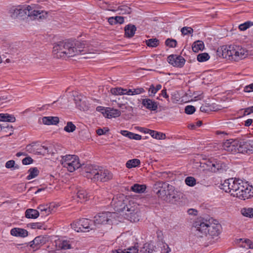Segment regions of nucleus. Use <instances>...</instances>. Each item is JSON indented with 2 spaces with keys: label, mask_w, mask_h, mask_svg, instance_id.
I'll use <instances>...</instances> for the list:
<instances>
[{
  "label": "nucleus",
  "mask_w": 253,
  "mask_h": 253,
  "mask_svg": "<svg viewBox=\"0 0 253 253\" xmlns=\"http://www.w3.org/2000/svg\"><path fill=\"white\" fill-rule=\"evenodd\" d=\"M193 227L195 232L193 240L197 243H202L204 236H218L221 232V226L212 218L199 217L193 222Z\"/></svg>",
  "instance_id": "1"
},
{
  "label": "nucleus",
  "mask_w": 253,
  "mask_h": 253,
  "mask_svg": "<svg viewBox=\"0 0 253 253\" xmlns=\"http://www.w3.org/2000/svg\"><path fill=\"white\" fill-rule=\"evenodd\" d=\"M86 42H77L74 43L69 41L60 42L55 43L53 47V53L57 58L74 57L78 55H84L88 51L85 46ZM91 54V53H87Z\"/></svg>",
  "instance_id": "2"
},
{
  "label": "nucleus",
  "mask_w": 253,
  "mask_h": 253,
  "mask_svg": "<svg viewBox=\"0 0 253 253\" xmlns=\"http://www.w3.org/2000/svg\"><path fill=\"white\" fill-rule=\"evenodd\" d=\"M111 206L116 211L121 212V215L131 222L139 221L138 209L137 205L130 202L123 194L114 197Z\"/></svg>",
  "instance_id": "3"
},
{
  "label": "nucleus",
  "mask_w": 253,
  "mask_h": 253,
  "mask_svg": "<svg viewBox=\"0 0 253 253\" xmlns=\"http://www.w3.org/2000/svg\"><path fill=\"white\" fill-rule=\"evenodd\" d=\"M84 175L93 182H107L113 178V175L107 169L95 165H87L84 168Z\"/></svg>",
  "instance_id": "4"
},
{
  "label": "nucleus",
  "mask_w": 253,
  "mask_h": 253,
  "mask_svg": "<svg viewBox=\"0 0 253 253\" xmlns=\"http://www.w3.org/2000/svg\"><path fill=\"white\" fill-rule=\"evenodd\" d=\"M223 58L235 61L244 59L248 55L247 50L239 45H230L221 47Z\"/></svg>",
  "instance_id": "5"
},
{
  "label": "nucleus",
  "mask_w": 253,
  "mask_h": 253,
  "mask_svg": "<svg viewBox=\"0 0 253 253\" xmlns=\"http://www.w3.org/2000/svg\"><path fill=\"white\" fill-rule=\"evenodd\" d=\"M154 188L157 190L158 196L167 202H172L177 198L174 187L168 183L158 181L155 184Z\"/></svg>",
  "instance_id": "6"
},
{
  "label": "nucleus",
  "mask_w": 253,
  "mask_h": 253,
  "mask_svg": "<svg viewBox=\"0 0 253 253\" xmlns=\"http://www.w3.org/2000/svg\"><path fill=\"white\" fill-rule=\"evenodd\" d=\"M35 4L31 5H19V17H30L33 19H43L46 17L47 13L43 10L35 9Z\"/></svg>",
  "instance_id": "7"
},
{
  "label": "nucleus",
  "mask_w": 253,
  "mask_h": 253,
  "mask_svg": "<svg viewBox=\"0 0 253 253\" xmlns=\"http://www.w3.org/2000/svg\"><path fill=\"white\" fill-rule=\"evenodd\" d=\"M61 158L60 162L62 166L71 172L75 171L81 166L79 158L76 155H66Z\"/></svg>",
  "instance_id": "8"
},
{
  "label": "nucleus",
  "mask_w": 253,
  "mask_h": 253,
  "mask_svg": "<svg viewBox=\"0 0 253 253\" xmlns=\"http://www.w3.org/2000/svg\"><path fill=\"white\" fill-rule=\"evenodd\" d=\"M242 180L234 178L225 180L221 185V189L226 193H229L231 196L235 197V194L239 188L240 183Z\"/></svg>",
  "instance_id": "9"
},
{
  "label": "nucleus",
  "mask_w": 253,
  "mask_h": 253,
  "mask_svg": "<svg viewBox=\"0 0 253 253\" xmlns=\"http://www.w3.org/2000/svg\"><path fill=\"white\" fill-rule=\"evenodd\" d=\"M116 216V212L106 211L99 213L94 217L96 228L101 225L112 224L113 218H115Z\"/></svg>",
  "instance_id": "10"
},
{
  "label": "nucleus",
  "mask_w": 253,
  "mask_h": 253,
  "mask_svg": "<svg viewBox=\"0 0 253 253\" xmlns=\"http://www.w3.org/2000/svg\"><path fill=\"white\" fill-rule=\"evenodd\" d=\"M253 196V187L245 183L242 181L240 183L239 188L235 194V197L242 200H246Z\"/></svg>",
  "instance_id": "11"
},
{
  "label": "nucleus",
  "mask_w": 253,
  "mask_h": 253,
  "mask_svg": "<svg viewBox=\"0 0 253 253\" xmlns=\"http://www.w3.org/2000/svg\"><path fill=\"white\" fill-rule=\"evenodd\" d=\"M168 61L173 66L181 68L184 66L185 60L180 55L172 54L168 56Z\"/></svg>",
  "instance_id": "12"
},
{
  "label": "nucleus",
  "mask_w": 253,
  "mask_h": 253,
  "mask_svg": "<svg viewBox=\"0 0 253 253\" xmlns=\"http://www.w3.org/2000/svg\"><path fill=\"white\" fill-rule=\"evenodd\" d=\"M238 140L233 139L226 140L223 144V148L227 152L232 153H237Z\"/></svg>",
  "instance_id": "13"
},
{
  "label": "nucleus",
  "mask_w": 253,
  "mask_h": 253,
  "mask_svg": "<svg viewBox=\"0 0 253 253\" xmlns=\"http://www.w3.org/2000/svg\"><path fill=\"white\" fill-rule=\"evenodd\" d=\"M80 224L83 229V232H88L90 230H94L96 229L94 220H90L87 218L80 219Z\"/></svg>",
  "instance_id": "14"
},
{
  "label": "nucleus",
  "mask_w": 253,
  "mask_h": 253,
  "mask_svg": "<svg viewBox=\"0 0 253 253\" xmlns=\"http://www.w3.org/2000/svg\"><path fill=\"white\" fill-rule=\"evenodd\" d=\"M153 250L149 246H144L140 251L136 248H128L124 251L120 250L114 253H152Z\"/></svg>",
  "instance_id": "15"
},
{
  "label": "nucleus",
  "mask_w": 253,
  "mask_h": 253,
  "mask_svg": "<svg viewBox=\"0 0 253 253\" xmlns=\"http://www.w3.org/2000/svg\"><path fill=\"white\" fill-rule=\"evenodd\" d=\"M142 104L148 110L150 111H156L158 109L159 103L152 99L145 98L142 99Z\"/></svg>",
  "instance_id": "16"
},
{
  "label": "nucleus",
  "mask_w": 253,
  "mask_h": 253,
  "mask_svg": "<svg viewBox=\"0 0 253 253\" xmlns=\"http://www.w3.org/2000/svg\"><path fill=\"white\" fill-rule=\"evenodd\" d=\"M251 144L249 141H238L237 153H248L252 151L250 148Z\"/></svg>",
  "instance_id": "17"
},
{
  "label": "nucleus",
  "mask_w": 253,
  "mask_h": 253,
  "mask_svg": "<svg viewBox=\"0 0 253 253\" xmlns=\"http://www.w3.org/2000/svg\"><path fill=\"white\" fill-rule=\"evenodd\" d=\"M73 241L69 240H60L56 242V246L61 250L71 249Z\"/></svg>",
  "instance_id": "18"
},
{
  "label": "nucleus",
  "mask_w": 253,
  "mask_h": 253,
  "mask_svg": "<svg viewBox=\"0 0 253 253\" xmlns=\"http://www.w3.org/2000/svg\"><path fill=\"white\" fill-rule=\"evenodd\" d=\"M102 113L104 114L108 118L118 117L121 114L120 110L113 108H107L105 110V112H103Z\"/></svg>",
  "instance_id": "19"
},
{
  "label": "nucleus",
  "mask_w": 253,
  "mask_h": 253,
  "mask_svg": "<svg viewBox=\"0 0 253 253\" xmlns=\"http://www.w3.org/2000/svg\"><path fill=\"white\" fill-rule=\"evenodd\" d=\"M30 243V246L32 248L34 251H36L40 248L41 245L44 244V239L42 236H38Z\"/></svg>",
  "instance_id": "20"
},
{
  "label": "nucleus",
  "mask_w": 253,
  "mask_h": 253,
  "mask_svg": "<svg viewBox=\"0 0 253 253\" xmlns=\"http://www.w3.org/2000/svg\"><path fill=\"white\" fill-rule=\"evenodd\" d=\"M10 234L13 236L24 238L28 236V232L26 230L23 228H14L11 230Z\"/></svg>",
  "instance_id": "21"
},
{
  "label": "nucleus",
  "mask_w": 253,
  "mask_h": 253,
  "mask_svg": "<svg viewBox=\"0 0 253 253\" xmlns=\"http://www.w3.org/2000/svg\"><path fill=\"white\" fill-rule=\"evenodd\" d=\"M59 121L57 117H44L42 118V123L46 125H57Z\"/></svg>",
  "instance_id": "22"
},
{
  "label": "nucleus",
  "mask_w": 253,
  "mask_h": 253,
  "mask_svg": "<svg viewBox=\"0 0 253 253\" xmlns=\"http://www.w3.org/2000/svg\"><path fill=\"white\" fill-rule=\"evenodd\" d=\"M144 133H149L153 138L157 139H163L166 137V135L164 133L151 129H146V131H144Z\"/></svg>",
  "instance_id": "23"
},
{
  "label": "nucleus",
  "mask_w": 253,
  "mask_h": 253,
  "mask_svg": "<svg viewBox=\"0 0 253 253\" xmlns=\"http://www.w3.org/2000/svg\"><path fill=\"white\" fill-rule=\"evenodd\" d=\"M136 31V27L133 25H128L125 28V35L128 38L133 37Z\"/></svg>",
  "instance_id": "24"
},
{
  "label": "nucleus",
  "mask_w": 253,
  "mask_h": 253,
  "mask_svg": "<svg viewBox=\"0 0 253 253\" xmlns=\"http://www.w3.org/2000/svg\"><path fill=\"white\" fill-rule=\"evenodd\" d=\"M40 215L38 210L29 209L25 211V216L28 218H36Z\"/></svg>",
  "instance_id": "25"
},
{
  "label": "nucleus",
  "mask_w": 253,
  "mask_h": 253,
  "mask_svg": "<svg viewBox=\"0 0 253 253\" xmlns=\"http://www.w3.org/2000/svg\"><path fill=\"white\" fill-rule=\"evenodd\" d=\"M121 133L123 135L131 139L140 140L141 139V136L140 135L133 133L127 130H121Z\"/></svg>",
  "instance_id": "26"
},
{
  "label": "nucleus",
  "mask_w": 253,
  "mask_h": 253,
  "mask_svg": "<svg viewBox=\"0 0 253 253\" xmlns=\"http://www.w3.org/2000/svg\"><path fill=\"white\" fill-rule=\"evenodd\" d=\"M38 209L40 212V214H41L42 216H46L51 214V212H50V210L47 207V205H41L39 206Z\"/></svg>",
  "instance_id": "27"
},
{
  "label": "nucleus",
  "mask_w": 253,
  "mask_h": 253,
  "mask_svg": "<svg viewBox=\"0 0 253 253\" xmlns=\"http://www.w3.org/2000/svg\"><path fill=\"white\" fill-rule=\"evenodd\" d=\"M213 165L211 169V171L212 172H216L219 170L224 169L225 168V165L220 161H213Z\"/></svg>",
  "instance_id": "28"
},
{
  "label": "nucleus",
  "mask_w": 253,
  "mask_h": 253,
  "mask_svg": "<svg viewBox=\"0 0 253 253\" xmlns=\"http://www.w3.org/2000/svg\"><path fill=\"white\" fill-rule=\"evenodd\" d=\"M146 187L144 184H134L132 185L130 189L134 192L137 193H143L146 190Z\"/></svg>",
  "instance_id": "29"
},
{
  "label": "nucleus",
  "mask_w": 253,
  "mask_h": 253,
  "mask_svg": "<svg viewBox=\"0 0 253 253\" xmlns=\"http://www.w3.org/2000/svg\"><path fill=\"white\" fill-rule=\"evenodd\" d=\"M204 47V43L201 41L195 42L192 46V50L194 52H198L200 50H203Z\"/></svg>",
  "instance_id": "30"
},
{
  "label": "nucleus",
  "mask_w": 253,
  "mask_h": 253,
  "mask_svg": "<svg viewBox=\"0 0 253 253\" xmlns=\"http://www.w3.org/2000/svg\"><path fill=\"white\" fill-rule=\"evenodd\" d=\"M15 118L11 115L7 114H0V121L3 122H14Z\"/></svg>",
  "instance_id": "31"
},
{
  "label": "nucleus",
  "mask_w": 253,
  "mask_h": 253,
  "mask_svg": "<svg viewBox=\"0 0 253 253\" xmlns=\"http://www.w3.org/2000/svg\"><path fill=\"white\" fill-rule=\"evenodd\" d=\"M77 197L81 203L87 201L88 199L86 191L84 189H81L78 191Z\"/></svg>",
  "instance_id": "32"
},
{
  "label": "nucleus",
  "mask_w": 253,
  "mask_h": 253,
  "mask_svg": "<svg viewBox=\"0 0 253 253\" xmlns=\"http://www.w3.org/2000/svg\"><path fill=\"white\" fill-rule=\"evenodd\" d=\"M140 164V161L139 159H133L127 161L126 164V166L128 169H131L138 166Z\"/></svg>",
  "instance_id": "33"
},
{
  "label": "nucleus",
  "mask_w": 253,
  "mask_h": 253,
  "mask_svg": "<svg viewBox=\"0 0 253 253\" xmlns=\"http://www.w3.org/2000/svg\"><path fill=\"white\" fill-rule=\"evenodd\" d=\"M28 172L29 174L27 176V179L30 180L37 177L39 175L40 171L37 168L34 167L30 168L28 170Z\"/></svg>",
  "instance_id": "34"
},
{
  "label": "nucleus",
  "mask_w": 253,
  "mask_h": 253,
  "mask_svg": "<svg viewBox=\"0 0 253 253\" xmlns=\"http://www.w3.org/2000/svg\"><path fill=\"white\" fill-rule=\"evenodd\" d=\"M241 213L245 217L252 218L253 217V208H243L241 210Z\"/></svg>",
  "instance_id": "35"
},
{
  "label": "nucleus",
  "mask_w": 253,
  "mask_h": 253,
  "mask_svg": "<svg viewBox=\"0 0 253 253\" xmlns=\"http://www.w3.org/2000/svg\"><path fill=\"white\" fill-rule=\"evenodd\" d=\"M146 44L150 47H156L160 44V41L156 38L150 39L145 41Z\"/></svg>",
  "instance_id": "36"
},
{
  "label": "nucleus",
  "mask_w": 253,
  "mask_h": 253,
  "mask_svg": "<svg viewBox=\"0 0 253 253\" xmlns=\"http://www.w3.org/2000/svg\"><path fill=\"white\" fill-rule=\"evenodd\" d=\"M80 223V219L75 221L71 224L72 228L77 232H83L84 230L82 229Z\"/></svg>",
  "instance_id": "37"
},
{
  "label": "nucleus",
  "mask_w": 253,
  "mask_h": 253,
  "mask_svg": "<svg viewBox=\"0 0 253 253\" xmlns=\"http://www.w3.org/2000/svg\"><path fill=\"white\" fill-rule=\"evenodd\" d=\"M10 16L14 18L19 17V5L13 7L9 10Z\"/></svg>",
  "instance_id": "38"
},
{
  "label": "nucleus",
  "mask_w": 253,
  "mask_h": 253,
  "mask_svg": "<svg viewBox=\"0 0 253 253\" xmlns=\"http://www.w3.org/2000/svg\"><path fill=\"white\" fill-rule=\"evenodd\" d=\"M161 88L162 85L160 84H157L156 87L154 85V84H151L149 88V92H150L149 95H154L158 90L161 89Z\"/></svg>",
  "instance_id": "39"
},
{
  "label": "nucleus",
  "mask_w": 253,
  "mask_h": 253,
  "mask_svg": "<svg viewBox=\"0 0 253 253\" xmlns=\"http://www.w3.org/2000/svg\"><path fill=\"white\" fill-rule=\"evenodd\" d=\"M76 128V126L72 122H68L64 127V130L67 132H72L75 130Z\"/></svg>",
  "instance_id": "40"
},
{
  "label": "nucleus",
  "mask_w": 253,
  "mask_h": 253,
  "mask_svg": "<svg viewBox=\"0 0 253 253\" xmlns=\"http://www.w3.org/2000/svg\"><path fill=\"white\" fill-rule=\"evenodd\" d=\"M210 55L208 54V53L204 52L201 54H199L197 55V60L199 62H205L207 60H208L210 59Z\"/></svg>",
  "instance_id": "41"
},
{
  "label": "nucleus",
  "mask_w": 253,
  "mask_h": 253,
  "mask_svg": "<svg viewBox=\"0 0 253 253\" xmlns=\"http://www.w3.org/2000/svg\"><path fill=\"white\" fill-rule=\"evenodd\" d=\"M185 183L189 186H194L196 184V179L192 176H188L185 179Z\"/></svg>",
  "instance_id": "42"
},
{
  "label": "nucleus",
  "mask_w": 253,
  "mask_h": 253,
  "mask_svg": "<svg viewBox=\"0 0 253 253\" xmlns=\"http://www.w3.org/2000/svg\"><path fill=\"white\" fill-rule=\"evenodd\" d=\"M118 10L120 11V13L122 14H128L131 12V9L126 5H121L118 7Z\"/></svg>",
  "instance_id": "43"
},
{
  "label": "nucleus",
  "mask_w": 253,
  "mask_h": 253,
  "mask_svg": "<svg viewBox=\"0 0 253 253\" xmlns=\"http://www.w3.org/2000/svg\"><path fill=\"white\" fill-rule=\"evenodd\" d=\"M252 26H253V22L248 21L243 24H240L239 26V29L241 31H245Z\"/></svg>",
  "instance_id": "44"
},
{
  "label": "nucleus",
  "mask_w": 253,
  "mask_h": 253,
  "mask_svg": "<svg viewBox=\"0 0 253 253\" xmlns=\"http://www.w3.org/2000/svg\"><path fill=\"white\" fill-rule=\"evenodd\" d=\"M165 44L167 46L171 48L175 47L177 45V42L172 39H168L165 41Z\"/></svg>",
  "instance_id": "45"
},
{
  "label": "nucleus",
  "mask_w": 253,
  "mask_h": 253,
  "mask_svg": "<svg viewBox=\"0 0 253 253\" xmlns=\"http://www.w3.org/2000/svg\"><path fill=\"white\" fill-rule=\"evenodd\" d=\"M5 167L7 169H12L13 168L14 169H18L19 167L18 165H15V163L14 160H9L8 161L5 163Z\"/></svg>",
  "instance_id": "46"
},
{
  "label": "nucleus",
  "mask_w": 253,
  "mask_h": 253,
  "mask_svg": "<svg viewBox=\"0 0 253 253\" xmlns=\"http://www.w3.org/2000/svg\"><path fill=\"white\" fill-rule=\"evenodd\" d=\"M122 91H123V88L122 87H114L112 88L110 90L111 93L115 95H123Z\"/></svg>",
  "instance_id": "47"
},
{
  "label": "nucleus",
  "mask_w": 253,
  "mask_h": 253,
  "mask_svg": "<svg viewBox=\"0 0 253 253\" xmlns=\"http://www.w3.org/2000/svg\"><path fill=\"white\" fill-rule=\"evenodd\" d=\"M239 243H241V247L243 248H248L249 244L251 243V240L246 238H241L239 239Z\"/></svg>",
  "instance_id": "48"
},
{
  "label": "nucleus",
  "mask_w": 253,
  "mask_h": 253,
  "mask_svg": "<svg viewBox=\"0 0 253 253\" xmlns=\"http://www.w3.org/2000/svg\"><path fill=\"white\" fill-rule=\"evenodd\" d=\"M181 32L183 35H187L193 32V30L191 27H184L181 30Z\"/></svg>",
  "instance_id": "49"
},
{
  "label": "nucleus",
  "mask_w": 253,
  "mask_h": 253,
  "mask_svg": "<svg viewBox=\"0 0 253 253\" xmlns=\"http://www.w3.org/2000/svg\"><path fill=\"white\" fill-rule=\"evenodd\" d=\"M196 109L194 106L188 105L185 108V112L187 114H192L195 112Z\"/></svg>",
  "instance_id": "50"
},
{
  "label": "nucleus",
  "mask_w": 253,
  "mask_h": 253,
  "mask_svg": "<svg viewBox=\"0 0 253 253\" xmlns=\"http://www.w3.org/2000/svg\"><path fill=\"white\" fill-rule=\"evenodd\" d=\"M34 144L35 143H33L31 144L28 145L25 148L26 151L30 153H35L36 152V150L34 148Z\"/></svg>",
  "instance_id": "51"
},
{
  "label": "nucleus",
  "mask_w": 253,
  "mask_h": 253,
  "mask_svg": "<svg viewBox=\"0 0 253 253\" xmlns=\"http://www.w3.org/2000/svg\"><path fill=\"white\" fill-rule=\"evenodd\" d=\"M144 92H145V90L142 87H139L133 89V95L140 94Z\"/></svg>",
  "instance_id": "52"
},
{
  "label": "nucleus",
  "mask_w": 253,
  "mask_h": 253,
  "mask_svg": "<svg viewBox=\"0 0 253 253\" xmlns=\"http://www.w3.org/2000/svg\"><path fill=\"white\" fill-rule=\"evenodd\" d=\"M33 162V160L30 157H26L22 160V164L24 165L31 164Z\"/></svg>",
  "instance_id": "53"
},
{
  "label": "nucleus",
  "mask_w": 253,
  "mask_h": 253,
  "mask_svg": "<svg viewBox=\"0 0 253 253\" xmlns=\"http://www.w3.org/2000/svg\"><path fill=\"white\" fill-rule=\"evenodd\" d=\"M30 226L33 229H42L43 227V224L41 223H33L30 224Z\"/></svg>",
  "instance_id": "54"
},
{
  "label": "nucleus",
  "mask_w": 253,
  "mask_h": 253,
  "mask_svg": "<svg viewBox=\"0 0 253 253\" xmlns=\"http://www.w3.org/2000/svg\"><path fill=\"white\" fill-rule=\"evenodd\" d=\"M170 249L167 244H163L161 247V253H169Z\"/></svg>",
  "instance_id": "55"
},
{
  "label": "nucleus",
  "mask_w": 253,
  "mask_h": 253,
  "mask_svg": "<svg viewBox=\"0 0 253 253\" xmlns=\"http://www.w3.org/2000/svg\"><path fill=\"white\" fill-rule=\"evenodd\" d=\"M1 128L3 129L7 128L8 129H10L11 132H10V135L11 134L12 132L13 131L12 130V126H9L7 123L4 122L3 124L1 125Z\"/></svg>",
  "instance_id": "56"
},
{
  "label": "nucleus",
  "mask_w": 253,
  "mask_h": 253,
  "mask_svg": "<svg viewBox=\"0 0 253 253\" xmlns=\"http://www.w3.org/2000/svg\"><path fill=\"white\" fill-rule=\"evenodd\" d=\"M47 207L50 210L51 213L55 212V209L58 207L57 205L54 203H50L49 205H47Z\"/></svg>",
  "instance_id": "57"
},
{
  "label": "nucleus",
  "mask_w": 253,
  "mask_h": 253,
  "mask_svg": "<svg viewBox=\"0 0 253 253\" xmlns=\"http://www.w3.org/2000/svg\"><path fill=\"white\" fill-rule=\"evenodd\" d=\"M207 166V169L211 171V169L213 166H214L213 164V161H208L206 162L205 163H204Z\"/></svg>",
  "instance_id": "58"
},
{
  "label": "nucleus",
  "mask_w": 253,
  "mask_h": 253,
  "mask_svg": "<svg viewBox=\"0 0 253 253\" xmlns=\"http://www.w3.org/2000/svg\"><path fill=\"white\" fill-rule=\"evenodd\" d=\"M244 90L245 92H247L253 91V84L246 86Z\"/></svg>",
  "instance_id": "59"
},
{
  "label": "nucleus",
  "mask_w": 253,
  "mask_h": 253,
  "mask_svg": "<svg viewBox=\"0 0 253 253\" xmlns=\"http://www.w3.org/2000/svg\"><path fill=\"white\" fill-rule=\"evenodd\" d=\"M116 24H122L124 22V19L122 16H116L115 17Z\"/></svg>",
  "instance_id": "60"
},
{
  "label": "nucleus",
  "mask_w": 253,
  "mask_h": 253,
  "mask_svg": "<svg viewBox=\"0 0 253 253\" xmlns=\"http://www.w3.org/2000/svg\"><path fill=\"white\" fill-rule=\"evenodd\" d=\"M187 212L189 215H196L198 213V211L194 209H189L188 210Z\"/></svg>",
  "instance_id": "61"
},
{
  "label": "nucleus",
  "mask_w": 253,
  "mask_h": 253,
  "mask_svg": "<svg viewBox=\"0 0 253 253\" xmlns=\"http://www.w3.org/2000/svg\"><path fill=\"white\" fill-rule=\"evenodd\" d=\"M251 113H253V106L246 108L245 110V113L249 115Z\"/></svg>",
  "instance_id": "62"
},
{
  "label": "nucleus",
  "mask_w": 253,
  "mask_h": 253,
  "mask_svg": "<svg viewBox=\"0 0 253 253\" xmlns=\"http://www.w3.org/2000/svg\"><path fill=\"white\" fill-rule=\"evenodd\" d=\"M161 95L163 96L164 98L167 99L168 100L169 99V95L167 94V89H163L162 91H161Z\"/></svg>",
  "instance_id": "63"
},
{
  "label": "nucleus",
  "mask_w": 253,
  "mask_h": 253,
  "mask_svg": "<svg viewBox=\"0 0 253 253\" xmlns=\"http://www.w3.org/2000/svg\"><path fill=\"white\" fill-rule=\"evenodd\" d=\"M200 111L203 112H208L209 111V108L206 106H202L200 107Z\"/></svg>",
  "instance_id": "64"
}]
</instances>
